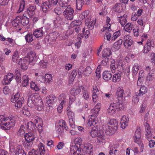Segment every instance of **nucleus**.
<instances>
[{"instance_id": "f257e3e1", "label": "nucleus", "mask_w": 155, "mask_h": 155, "mask_svg": "<svg viewBox=\"0 0 155 155\" xmlns=\"http://www.w3.org/2000/svg\"><path fill=\"white\" fill-rule=\"evenodd\" d=\"M27 104L29 107L34 110L41 111L43 109L44 105L41 98L38 94L34 93L29 97Z\"/></svg>"}, {"instance_id": "f03ea898", "label": "nucleus", "mask_w": 155, "mask_h": 155, "mask_svg": "<svg viewBox=\"0 0 155 155\" xmlns=\"http://www.w3.org/2000/svg\"><path fill=\"white\" fill-rule=\"evenodd\" d=\"M16 120L13 117H6L0 115V128L3 130H8L14 126Z\"/></svg>"}, {"instance_id": "7ed1b4c3", "label": "nucleus", "mask_w": 155, "mask_h": 155, "mask_svg": "<svg viewBox=\"0 0 155 155\" xmlns=\"http://www.w3.org/2000/svg\"><path fill=\"white\" fill-rule=\"evenodd\" d=\"M82 141V139L79 137L71 140L70 145V155H83L80 148Z\"/></svg>"}, {"instance_id": "20e7f679", "label": "nucleus", "mask_w": 155, "mask_h": 155, "mask_svg": "<svg viewBox=\"0 0 155 155\" xmlns=\"http://www.w3.org/2000/svg\"><path fill=\"white\" fill-rule=\"evenodd\" d=\"M36 54L35 52L30 51L28 52L27 57L23 58H21L19 61L18 64L20 67L23 70H26L28 68V63L32 62L36 58Z\"/></svg>"}, {"instance_id": "39448f33", "label": "nucleus", "mask_w": 155, "mask_h": 155, "mask_svg": "<svg viewBox=\"0 0 155 155\" xmlns=\"http://www.w3.org/2000/svg\"><path fill=\"white\" fill-rule=\"evenodd\" d=\"M101 106V104L98 103L93 109L91 110V113L92 114L87 124L88 126H94L99 122V120L97 116L100 111Z\"/></svg>"}, {"instance_id": "423d86ee", "label": "nucleus", "mask_w": 155, "mask_h": 155, "mask_svg": "<svg viewBox=\"0 0 155 155\" xmlns=\"http://www.w3.org/2000/svg\"><path fill=\"white\" fill-rule=\"evenodd\" d=\"M118 128V122L116 119H111L110 121L103 126V129L106 134L112 135L114 134Z\"/></svg>"}, {"instance_id": "0eeeda50", "label": "nucleus", "mask_w": 155, "mask_h": 155, "mask_svg": "<svg viewBox=\"0 0 155 155\" xmlns=\"http://www.w3.org/2000/svg\"><path fill=\"white\" fill-rule=\"evenodd\" d=\"M9 149L10 152L15 155H26L24 151L21 149L20 145H18L15 142L10 141Z\"/></svg>"}, {"instance_id": "6e6552de", "label": "nucleus", "mask_w": 155, "mask_h": 155, "mask_svg": "<svg viewBox=\"0 0 155 155\" xmlns=\"http://www.w3.org/2000/svg\"><path fill=\"white\" fill-rule=\"evenodd\" d=\"M63 12L65 18L68 20H72L74 18V10L70 5L68 6Z\"/></svg>"}, {"instance_id": "1a4fd4ad", "label": "nucleus", "mask_w": 155, "mask_h": 155, "mask_svg": "<svg viewBox=\"0 0 155 155\" xmlns=\"http://www.w3.org/2000/svg\"><path fill=\"white\" fill-rule=\"evenodd\" d=\"M134 41L132 38L129 35H126L124 38V45L126 48H129L133 44Z\"/></svg>"}, {"instance_id": "9d476101", "label": "nucleus", "mask_w": 155, "mask_h": 155, "mask_svg": "<svg viewBox=\"0 0 155 155\" xmlns=\"http://www.w3.org/2000/svg\"><path fill=\"white\" fill-rule=\"evenodd\" d=\"M82 148L83 150L87 153L92 155L93 151V146L91 143H85L82 145Z\"/></svg>"}, {"instance_id": "9b49d317", "label": "nucleus", "mask_w": 155, "mask_h": 155, "mask_svg": "<svg viewBox=\"0 0 155 155\" xmlns=\"http://www.w3.org/2000/svg\"><path fill=\"white\" fill-rule=\"evenodd\" d=\"M36 124H37L38 130L40 134H41L43 131V122L41 118L38 116L35 117L33 120Z\"/></svg>"}, {"instance_id": "f8f14e48", "label": "nucleus", "mask_w": 155, "mask_h": 155, "mask_svg": "<svg viewBox=\"0 0 155 155\" xmlns=\"http://www.w3.org/2000/svg\"><path fill=\"white\" fill-rule=\"evenodd\" d=\"M129 119L126 115L123 116L120 120V127L123 129H124L128 126Z\"/></svg>"}, {"instance_id": "ddd939ff", "label": "nucleus", "mask_w": 155, "mask_h": 155, "mask_svg": "<svg viewBox=\"0 0 155 155\" xmlns=\"http://www.w3.org/2000/svg\"><path fill=\"white\" fill-rule=\"evenodd\" d=\"M117 105L114 103H111L107 109V113L109 115H112L115 114L117 111Z\"/></svg>"}, {"instance_id": "4468645a", "label": "nucleus", "mask_w": 155, "mask_h": 155, "mask_svg": "<svg viewBox=\"0 0 155 155\" xmlns=\"http://www.w3.org/2000/svg\"><path fill=\"white\" fill-rule=\"evenodd\" d=\"M67 115L69 118V122L70 126L73 128H74L75 124V116L74 113L72 111H69L67 113Z\"/></svg>"}, {"instance_id": "2eb2a0df", "label": "nucleus", "mask_w": 155, "mask_h": 155, "mask_svg": "<svg viewBox=\"0 0 155 155\" xmlns=\"http://www.w3.org/2000/svg\"><path fill=\"white\" fill-rule=\"evenodd\" d=\"M154 46V41L153 40L149 39L144 47L143 53H148L150 50L151 47H153Z\"/></svg>"}, {"instance_id": "dca6fc26", "label": "nucleus", "mask_w": 155, "mask_h": 155, "mask_svg": "<svg viewBox=\"0 0 155 155\" xmlns=\"http://www.w3.org/2000/svg\"><path fill=\"white\" fill-rule=\"evenodd\" d=\"M40 6L42 11L44 12H46L52 7L49 0L42 1Z\"/></svg>"}, {"instance_id": "f3484780", "label": "nucleus", "mask_w": 155, "mask_h": 155, "mask_svg": "<svg viewBox=\"0 0 155 155\" xmlns=\"http://www.w3.org/2000/svg\"><path fill=\"white\" fill-rule=\"evenodd\" d=\"M96 143L99 146H102L106 143L104 135L103 133H100L97 137Z\"/></svg>"}, {"instance_id": "a211bd4d", "label": "nucleus", "mask_w": 155, "mask_h": 155, "mask_svg": "<svg viewBox=\"0 0 155 155\" xmlns=\"http://www.w3.org/2000/svg\"><path fill=\"white\" fill-rule=\"evenodd\" d=\"M95 21L94 20H91V18L87 19L85 21V28H87L88 29L92 30L94 28Z\"/></svg>"}, {"instance_id": "6ab92c4d", "label": "nucleus", "mask_w": 155, "mask_h": 155, "mask_svg": "<svg viewBox=\"0 0 155 155\" xmlns=\"http://www.w3.org/2000/svg\"><path fill=\"white\" fill-rule=\"evenodd\" d=\"M141 129L140 127L137 128L135 131L134 136V141L135 142L139 143L140 142L141 138Z\"/></svg>"}, {"instance_id": "aec40b11", "label": "nucleus", "mask_w": 155, "mask_h": 155, "mask_svg": "<svg viewBox=\"0 0 155 155\" xmlns=\"http://www.w3.org/2000/svg\"><path fill=\"white\" fill-rule=\"evenodd\" d=\"M13 74L12 73H9L4 77L3 80V84H7L10 83L13 79Z\"/></svg>"}, {"instance_id": "412c9836", "label": "nucleus", "mask_w": 155, "mask_h": 155, "mask_svg": "<svg viewBox=\"0 0 155 155\" xmlns=\"http://www.w3.org/2000/svg\"><path fill=\"white\" fill-rule=\"evenodd\" d=\"M110 19L109 17H107L106 22V25H104L103 28L101 29L102 32L109 31L111 30L110 28V24L109 23L110 22Z\"/></svg>"}, {"instance_id": "4be33fe9", "label": "nucleus", "mask_w": 155, "mask_h": 155, "mask_svg": "<svg viewBox=\"0 0 155 155\" xmlns=\"http://www.w3.org/2000/svg\"><path fill=\"white\" fill-rule=\"evenodd\" d=\"M43 27L35 29L33 31V35L36 38H38L42 37L44 34L43 30Z\"/></svg>"}, {"instance_id": "5701e85b", "label": "nucleus", "mask_w": 155, "mask_h": 155, "mask_svg": "<svg viewBox=\"0 0 155 155\" xmlns=\"http://www.w3.org/2000/svg\"><path fill=\"white\" fill-rule=\"evenodd\" d=\"M20 19L21 18L19 17V16H17L16 18L12 21V25L14 27L18 28V30H21V28L19 27V25L20 24Z\"/></svg>"}, {"instance_id": "b1692460", "label": "nucleus", "mask_w": 155, "mask_h": 155, "mask_svg": "<svg viewBox=\"0 0 155 155\" xmlns=\"http://www.w3.org/2000/svg\"><path fill=\"white\" fill-rule=\"evenodd\" d=\"M21 18L20 22L21 24L23 26H26L28 24L29 21L28 18L26 16L25 13L23 15L19 16Z\"/></svg>"}, {"instance_id": "393cba45", "label": "nucleus", "mask_w": 155, "mask_h": 155, "mask_svg": "<svg viewBox=\"0 0 155 155\" xmlns=\"http://www.w3.org/2000/svg\"><path fill=\"white\" fill-rule=\"evenodd\" d=\"M155 79V69H152L148 74L147 77V81H153Z\"/></svg>"}, {"instance_id": "a878e982", "label": "nucleus", "mask_w": 155, "mask_h": 155, "mask_svg": "<svg viewBox=\"0 0 155 155\" xmlns=\"http://www.w3.org/2000/svg\"><path fill=\"white\" fill-rule=\"evenodd\" d=\"M25 138L26 142H32L35 139V136L33 134L28 133L25 134Z\"/></svg>"}, {"instance_id": "bb28decb", "label": "nucleus", "mask_w": 155, "mask_h": 155, "mask_svg": "<svg viewBox=\"0 0 155 155\" xmlns=\"http://www.w3.org/2000/svg\"><path fill=\"white\" fill-rule=\"evenodd\" d=\"M81 88V87H75L72 88L70 90V95L75 96V95L80 93Z\"/></svg>"}, {"instance_id": "cd10ccee", "label": "nucleus", "mask_w": 155, "mask_h": 155, "mask_svg": "<svg viewBox=\"0 0 155 155\" xmlns=\"http://www.w3.org/2000/svg\"><path fill=\"white\" fill-rule=\"evenodd\" d=\"M35 6H30L27 10L26 13L30 17H32L35 14V11L36 9Z\"/></svg>"}, {"instance_id": "c85d7f7f", "label": "nucleus", "mask_w": 155, "mask_h": 155, "mask_svg": "<svg viewBox=\"0 0 155 155\" xmlns=\"http://www.w3.org/2000/svg\"><path fill=\"white\" fill-rule=\"evenodd\" d=\"M103 78L106 81H109L110 80L112 77V75L110 72L109 71H105L102 74Z\"/></svg>"}, {"instance_id": "c756f323", "label": "nucleus", "mask_w": 155, "mask_h": 155, "mask_svg": "<svg viewBox=\"0 0 155 155\" xmlns=\"http://www.w3.org/2000/svg\"><path fill=\"white\" fill-rule=\"evenodd\" d=\"M100 132L98 129H97L95 127H93L90 132V135L92 138H95L97 137Z\"/></svg>"}, {"instance_id": "7c9ffc66", "label": "nucleus", "mask_w": 155, "mask_h": 155, "mask_svg": "<svg viewBox=\"0 0 155 155\" xmlns=\"http://www.w3.org/2000/svg\"><path fill=\"white\" fill-rule=\"evenodd\" d=\"M113 10L114 12L120 13L123 11V8L122 7V5L121 4L117 3L113 7Z\"/></svg>"}, {"instance_id": "2f4dec72", "label": "nucleus", "mask_w": 155, "mask_h": 155, "mask_svg": "<svg viewBox=\"0 0 155 155\" xmlns=\"http://www.w3.org/2000/svg\"><path fill=\"white\" fill-rule=\"evenodd\" d=\"M56 98L55 95L51 94L48 96L46 98L47 103L48 105L53 104L54 102V100Z\"/></svg>"}, {"instance_id": "473e14b6", "label": "nucleus", "mask_w": 155, "mask_h": 155, "mask_svg": "<svg viewBox=\"0 0 155 155\" xmlns=\"http://www.w3.org/2000/svg\"><path fill=\"white\" fill-rule=\"evenodd\" d=\"M121 78V75L120 73L117 72L113 75L112 81L114 83L118 82L120 80Z\"/></svg>"}, {"instance_id": "72a5a7b5", "label": "nucleus", "mask_w": 155, "mask_h": 155, "mask_svg": "<svg viewBox=\"0 0 155 155\" xmlns=\"http://www.w3.org/2000/svg\"><path fill=\"white\" fill-rule=\"evenodd\" d=\"M89 12L88 11H86L81 13L79 16L81 20H83L85 18L86 20L87 19H88L89 18H91L90 16L89 15Z\"/></svg>"}, {"instance_id": "f704fd0d", "label": "nucleus", "mask_w": 155, "mask_h": 155, "mask_svg": "<svg viewBox=\"0 0 155 155\" xmlns=\"http://www.w3.org/2000/svg\"><path fill=\"white\" fill-rule=\"evenodd\" d=\"M111 53L110 49L107 48H105L102 51V57L103 58H107L111 54Z\"/></svg>"}, {"instance_id": "c9c22d12", "label": "nucleus", "mask_w": 155, "mask_h": 155, "mask_svg": "<svg viewBox=\"0 0 155 155\" xmlns=\"http://www.w3.org/2000/svg\"><path fill=\"white\" fill-rule=\"evenodd\" d=\"M38 147L40 155H44L45 152L44 144L41 142L39 143L38 145Z\"/></svg>"}, {"instance_id": "e433bc0d", "label": "nucleus", "mask_w": 155, "mask_h": 155, "mask_svg": "<svg viewBox=\"0 0 155 155\" xmlns=\"http://www.w3.org/2000/svg\"><path fill=\"white\" fill-rule=\"evenodd\" d=\"M22 86L24 87H26L28 84L29 79L28 76L26 75H24L22 78Z\"/></svg>"}, {"instance_id": "4c0bfd02", "label": "nucleus", "mask_w": 155, "mask_h": 155, "mask_svg": "<svg viewBox=\"0 0 155 155\" xmlns=\"http://www.w3.org/2000/svg\"><path fill=\"white\" fill-rule=\"evenodd\" d=\"M20 94L17 92L15 95H12L11 99V101L13 103H15L19 99L20 97Z\"/></svg>"}, {"instance_id": "58836bf2", "label": "nucleus", "mask_w": 155, "mask_h": 155, "mask_svg": "<svg viewBox=\"0 0 155 155\" xmlns=\"http://www.w3.org/2000/svg\"><path fill=\"white\" fill-rule=\"evenodd\" d=\"M124 94V91L122 87H119L117 88L116 95L119 97H123V94Z\"/></svg>"}, {"instance_id": "ea45409f", "label": "nucleus", "mask_w": 155, "mask_h": 155, "mask_svg": "<svg viewBox=\"0 0 155 155\" xmlns=\"http://www.w3.org/2000/svg\"><path fill=\"white\" fill-rule=\"evenodd\" d=\"M117 105V111H121L124 109V106L122 101H119L114 103Z\"/></svg>"}, {"instance_id": "a19ab883", "label": "nucleus", "mask_w": 155, "mask_h": 155, "mask_svg": "<svg viewBox=\"0 0 155 155\" xmlns=\"http://www.w3.org/2000/svg\"><path fill=\"white\" fill-rule=\"evenodd\" d=\"M122 42V39H120L114 43L113 45V47L114 48L115 50L117 51L119 49Z\"/></svg>"}, {"instance_id": "79ce46f5", "label": "nucleus", "mask_w": 155, "mask_h": 155, "mask_svg": "<svg viewBox=\"0 0 155 155\" xmlns=\"http://www.w3.org/2000/svg\"><path fill=\"white\" fill-rule=\"evenodd\" d=\"M61 19L59 17H57L56 19L54 21V25L55 28L61 26Z\"/></svg>"}, {"instance_id": "37998d69", "label": "nucleus", "mask_w": 155, "mask_h": 155, "mask_svg": "<svg viewBox=\"0 0 155 155\" xmlns=\"http://www.w3.org/2000/svg\"><path fill=\"white\" fill-rule=\"evenodd\" d=\"M84 3V0H76V8L77 10L81 9Z\"/></svg>"}, {"instance_id": "c03bdc74", "label": "nucleus", "mask_w": 155, "mask_h": 155, "mask_svg": "<svg viewBox=\"0 0 155 155\" xmlns=\"http://www.w3.org/2000/svg\"><path fill=\"white\" fill-rule=\"evenodd\" d=\"M16 81L18 83H20L21 80V74L19 71L18 70H15V76Z\"/></svg>"}, {"instance_id": "a18cd8bd", "label": "nucleus", "mask_w": 155, "mask_h": 155, "mask_svg": "<svg viewBox=\"0 0 155 155\" xmlns=\"http://www.w3.org/2000/svg\"><path fill=\"white\" fill-rule=\"evenodd\" d=\"M58 4L62 8H66L68 5V0H60Z\"/></svg>"}, {"instance_id": "49530a36", "label": "nucleus", "mask_w": 155, "mask_h": 155, "mask_svg": "<svg viewBox=\"0 0 155 155\" xmlns=\"http://www.w3.org/2000/svg\"><path fill=\"white\" fill-rule=\"evenodd\" d=\"M145 135L146 138L148 140L151 139L152 134L151 132L150 129H145Z\"/></svg>"}, {"instance_id": "de8ad7c7", "label": "nucleus", "mask_w": 155, "mask_h": 155, "mask_svg": "<svg viewBox=\"0 0 155 155\" xmlns=\"http://www.w3.org/2000/svg\"><path fill=\"white\" fill-rule=\"evenodd\" d=\"M147 92V88L145 86H141L139 90V93H137L139 96H141L145 94Z\"/></svg>"}, {"instance_id": "09e8293b", "label": "nucleus", "mask_w": 155, "mask_h": 155, "mask_svg": "<svg viewBox=\"0 0 155 155\" xmlns=\"http://www.w3.org/2000/svg\"><path fill=\"white\" fill-rule=\"evenodd\" d=\"M133 25L130 23H127L124 27V30L127 32H130L133 28Z\"/></svg>"}, {"instance_id": "8fccbe9b", "label": "nucleus", "mask_w": 155, "mask_h": 155, "mask_svg": "<svg viewBox=\"0 0 155 155\" xmlns=\"http://www.w3.org/2000/svg\"><path fill=\"white\" fill-rule=\"evenodd\" d=\"M24 98L23 97L20 98L19 99L15 102V106L18 108H20L24 103Z\"/></svg>"}, {"instance_id": "3c124183", "label": "nucleus", "mask_w": 155, "mask_h": 155, "mask_svg": "<svg viewBox=\"0 0 155 155\" xmlns=\"http://www.w3.org/2000/svg\"><path fill=\"white\" fill-rule=\"evenodd\" d=\"M77 74V72L75 70L72 71L71 73L70 76V79L69 83V84H71Z\"/></svg>"}, {"instance_id": "603ef678", "label": "nucleus", "mask_w": 155, "mask_h": 155, "mask_svg": "<svg viewBox=\"0 0 155 155\" xmlns=\"http://www.w3.org/2000/svg\"><path fill=\"white\" fill-rule=\"evenodd\" d=\"M110 68L112 73H114L116 71V67L115 64V61L114 59L111 60Z\"/></svg>"}, {"instance_id": "864d4df0", "label": "nucleus", "mask_w": 155, "mask_h": 155, "mask_svg": "<svg viewBox=\"0 0 155 155\" xmlns=\"http://www.w3.org/2000/svg\"><path fill=\"white\" fill-rule=\"evenodd\" d=\"M127 15H124L119 17V22L122 26H124L127 21Z\"/></svg>"}, {"instance_id": "5fc2aeb1", "label": "nucleus", "mask_w": 155, "mask_h": 155, "mask_svg": "<svg viewBox=\"0 0 155 155\" xmlns=\"http://www.w3.org/2000/svg\"><path fill=\"white\" fill-rule=\"evenodd\" d=\"M27 127L28 129L30 130H33L35 129L36 127V125L35 124L32 122L29 121L27 124Z\"/></svg>"}, {"instance_id": "6e6d98bb", "label": "nucleus", "mask_w": 155, "mask_h": 155, "mask_svg": "<svg viewBox=\"0 0 155 155\" xmlns=\"http://www.w3.org/2000/svg\"><path fill=\"white\" fill-rule=\"evenodd\" d=\"M25 5L24 0H21L20 3L19 8L18 11V13H20L22 11Z\"/></svg>"}, {"instance_id": "4d7b16f0", "label": "nucleus", "mask_w": 155, "mask_h": 155, "mask_svg": "<svg viewBox=\"0 0 155 155\" xmlns=\"http://www.w3.org/2000/svg\"><path fill=\"white\" fill-rule=\"evenodd\" d=\"M58 125L63 127L64 129L66 130H68V127L66 124L65 121L63 120H61L59 121Z\"/></svg>"}, {"instance_id": "13d9d810", "label": "nucleus", "mask_w": 155, "mask_h": 155, "mask_svg": "<svg viewBox=\"0 0 155 155\" xmlns=\"http://www.w3.org/2000/svg\"><path fill=\"white\" fill-rule=\"evenodd\" d=\"M137 23L141 27V31H142L144 28L145 22L144 21L143 19L142 18H139L137 21Z\"/></svg>"}, {"instance_id": "bf43d9fd", "label": "nucleus", "mask_w": 155, "mask_h": 155, "mask_svg": "<svg viewBox=\"0 0 155 155\" xmlns=\"http://www.w3.org/2000/svg\"><path fill=\"white\" fill-rule=\"evenodd\" d=\"M25 37L26 41L28 42H31L33 40V35L31 33L28 34Z\"/></svg>"}, {"instance_id": "052dcab7", "label": "nucleus", "mask_w": 155, "mask_h": 155, "mask_svg": "<svg viewBox=\"0 0 155 155\" xmlns=\"http://www.w3.org/2000/svg\"><path fill=\"white\" fill-rule=\"evenodd\" d=\"M21 113L27 116H29L30 115V111L28 110V107H24L23 108L21 111Z\"/></svg>"}, {"instance_id": "680f3d73", "label": "nucleus", "mask_w": 155, "mask_h": 155, "mask_svg": "<svg viewBox=\"0 0 155 155\" xmlns=\"http://www.w3.org/2000/svg\"><path fill=\"white\" fill-rule=\"evenodd\" d=\"M25 128L24 126L23 125H21L20 129L19 130L18 132V135L21 137L24 135L25 136Z\"/></svg>"}, {"instance_id": "e2e57ef3", "label": "nucleus", "mask_w": 155, "mask_h": 155, "mask_svg": "<svg viewBox=\"0 0 155 155\" xmlns=\"http://www.w3.org/2000/svg\"><path fill=\"white\" fill-rule=\"evenodd\" d=\"M81 23L82 22L78 20H74L71 23L70 26L72 27H73L76 26H78L80 25Z\"/></svg>"}, {"instance_id": "0e129e2a", "label": "nucleus", "mask_w": 155, "mask_h": 155, "mask_svg": "<svg viewBox=\"0 0 155 155\" xmlns=\"http://www.w3.org/2000/svg\"><path fill=\"white\" fill-rule=\"evenodd\" d=\"M60 34L58 32H54L51 33L50 35V36L52 40L54 41L56 40L57 37Z\"/></svg>"}, {"instance_id": "69168bd1", "label": "nucleus", "mask_w": 155, "mask_h": 155, "mask_svg": "<svg viewBox=\"0 0 155 155\" xmlns=\"http://www.w3.org/2000/svg\"><path fill=\"white\" fill-rule=\"evenodd\" d=\"M139 70V66L138 64H135L133 67L132 69V73L134 75L136 74Z\"/></svg>"}, {"instance_id": "338daca9", "label": "nucleus", "mask_w": 155, "mask_h": 155, "mask_svg": "<svg viewBox=\"0 0 155 155\" xmlns=\"http://www.w3.org/2000/svg\"><path fill=\"white\" fill-rule=\"evenodd\" d=\"M83 95L82 97H83V98L85 100H88L89 99V97H90L89 92L88 91H87V90H83Z\"/></svg>"}, {"instance_id": "774afa93", "label": "nucleus", "mask_w": 155, "mask_h": 155, "mask_svg": "<svg viewBox=\"0 0 155 155\" xmlns=\"http://www.w3.org/2000/svg\"><path fill=\"white\" fill-rule=\"evenodd\" d=\"M30 84L31 87L32 89L34 90L35 91H38L40 89L39 87L34 82H31Z\"/></svg>"}]
</instances>
